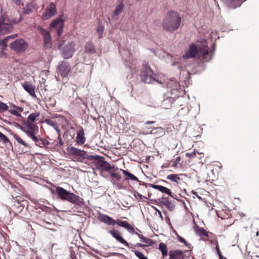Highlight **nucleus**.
Returning a JSON list of instances; mask_svg holds the SVG:
<instances>
[{
  "instance_id": "a878e982",
  "label": "nucleus",
  "mask_w": 259,
  "mask_h": 259,
  "mask_svg": "<svg viewBox=\"0 0 259 259\" xmlns=\"http://www.w3.org/2000/svg\"><path fill=\"white\" fill-rule=\"evenodd\" d=\"M151 134H157L159 136H162L165 134L164 130L161 127L154 128L151 131Z\"/></svg>"
},
{
  "instance_id": "a18cd8bd",
  "label": "nucleus",
  "mask_w": 259,
  "mask_h": 259,
  "mask_svg": "<svg viewBox=\"0 0 259 259\" xmlns=\"http://www.w3.org/2000/svg\"><path fill=\"white\" fill-rule=\"evenodd\" d=\"M186 156L189 158H193L196 156L195 150H194L193 151L191 152H188L186 153Z\"/></svg>"
},
{
  "instance_id": "f704fd0d",
  "label": "nucleus",
  "mask_w": 259,
  "mask_h": 259,
  "mask_svg": "<svg viewBox=\"0 0 259 259\" xmlns=\"http://www.w3.org/2000/svg\"><path fill=\"white\" fill-rule=\"evenodd\" d=\"M181 158L180 156H178L176 159L172 162V167L177 168L178 167V164L180 163L181 161Z\"/></svg>"
},
{
  "instance_id": "6ab92c4d",
  "label": "nucleus",
  "mask_w": 259,
  "mask_h": 259,
  "mask_svg": "<svg viewBox=\"0 0 259 259\" xmlns=\"http://www.w3.org/2000/svg\"><path fill=\"white\" fill-rule=\"evenodd\" d=\"M23 87L31 96L35 97L36 96L34 91V87L31 83L28 81H26L23 83Z\"/></svg>"
},
{
  "instance_id": "393cba45",
  "label": "nucleus",
  "mask_w": 259,
  "mask_h": 259,
  "mask_svg": "<svg viewBox=\"0 0 259 259\" xmlns=\"http://www.w3.org/2000/svg\"><path fill=\"white\" fill-rule=\"evenodd\" d=\"M158 248L161 251L163 257H165L167 255V247L164 243H160Z\"/></svg>"
},
{
  "instance_id": "58836bf2",
  "label": "nucleus",
  "mask_w": 259,
  "mask_h": 259,
  "mask_svg": "<svg viewBox=\"0 0 259 259\" xmlns=\"http://www.w3.org/2000/svg\"><path fill=\"white\" fill-rule=\"evenodd\" d=\"M117 240L125 246H128V243L126 240H125L120 235L117 239Z\"/></svg>"
},
{
  "instance_id": "de8ad7c7",
  "label": "nucleus",
  "mask_w": 259,
  "mask_h": 259,
  "mask_svg": "<svg viewBox=\"0 0 259 259\" xmlns=\"http://www.w3.org/2000/svg\"><path fill=\"white\" fill-rule=\"evenodd\" d=\"M178 239H179V240L180 242L184 243L186 245H188L187 242H186V241L185 240V239L184 238L180 236H178Z\"/></svg>"
},
{
  "instance_id": "2eb2a0df",
  "label": "nucleus",
  "mask_w": 259,
  "mask_h": 259,
  "mask_svg": "<svg viewBox=\"0 0 259 259\" xmlns=\"http://www.w3.org/2000/svg\"><path fill=\"white\" fill-rule=\"evenodd\" d=\"M38 131V127L37 125L34 124L33 123L26 122V127L24 130V132L27 136L30 135V133L37 134Z\"/></svg>"
},
{
  "instance_id": "e433bc0d",
  "label": "nucleus",
  "mask_w": 259,
  "mask_h": 259,
  "mask_svg": "<svg viewBox=\"0 0 259 259\" xmlns=\"http://www.w3.org/2000/svg\"><path fill=\"white\" fill-rule=\"evenodd\" d=\"M0 140H1L2 141H3V142L5 143L10 142V141L8 139V138L1 132H0Z\"/></svg>"
},
{
  "instance_id": "a211bd4d",
  "label": "nucleus",
  "mask_w": 259,
  "mask_h": 259,
  "mask_svg": "<svg viewBox=\"0 0 259 259\" xmlns=\"http://www.w3.org/2000/svg\"><path fill=\"white\" fill-rule=\"evenodd\" d=\"M76 142L80 145H83L85 142V137L83 128L81 127L77 133Z\"/></svg>"
},
{
  "instance_id": "338daca9",
  "label": "nucleus",
  "mask_w": 259,
  "mask_h": 259,
  "mask_svg": "<svg viewBox=\"0 0 259 259\" xmlns=\"http://www.w3.org/2000/svg\"><path fill=\"white\" fill-rule=\"evenodd\" d=\"M49 190H51V192L52 194H54L55 193V191L54 190V189H53L52 188H49Z\"/></svg>"
},
{
  "instance_id": "774afa93",
  "label": "nucleus",
  "mask_w": 259,
  "mask_h": 259,
  "mask_svg": "<svg viewBox=\"0 0 259 259\" xmlns=\"http://www.w3.org/2000/svg\"><path fill=\"white\" fill-rule=\"evenodd\" d=\"M157 212H158V214L159 215V216L160 217H162V214H161V212H160V211H159V210L157 209Z\"/></svg>"
},
{
  "instance_id": "dca6fc26",
  "label": "nucleus",
  "mask_w": 259,
  "mask_h": 259,
  "mask_svg": "<svg viewBox=\"0 0 259 259\" xmlns=\"http://www.w3.org/2000/svg\"><path fill=\"white\" fill-rule=\"evenodd\" d=\"M159 203L161 204L164 205L169 211H172L175 209V205L169 200L168 197L164 198L163 196L158 199Z\"/></svg>"
},
{
  "instance_id": "8fccbe9b",
  "label": "nucleus",
  "mask_w": 259,
  "mask_h": 259,
  "mask_svg": "<svg viewBox=\"0 0 259 259\" xmlns=\"http://www.w3.org/2000/svg\"><path fill=\"white\" fill-rule=\"evenodd\" d=\"M215 47H216V44L215 43H213L212 44V48H213V51H212V54L210 55H208L207 56V58H209L210 57H211L212 56V57H213V53H214V51L215 50Z\"/></svg>"
},
{
  "instance_id": "69168bd1",
  "label": "nucleus",
  "mask_w": 259,
  "mask_h": 259,
  "mask_svg": "<svg viewBox=\"0 0 259 259\" xmlns=\"http://www.w3.org/2000/svg\"><path fill=\"white\" fill-rule=\"evenodd\" d=\"M10 37L11 36H7L6 37H5L4 39L6 40L7 41V42H8V41L9 40V39H10Z\"/></svg>"
},
{
  "instance_id": "aec40b11",
  "label": "nucleus",
  "mask_w": 259,
  "mask_h": 259,
  "mask_svg": "<svg viewBox=\"0 0 259 259\" xmlns=\"http://www.w3.org/2000/svg\"><path fill=\"white\" fill-rule=\"evenodd\" d=\"M124 7V6L122 3L117 6L112 14V19L115 20H117L118 19L119 15L122 12Z\"/></svg>"
},
{
  "instance_id": "c9c22d12",
  "label": "nucleus",
  "mask_w": 259,
  "mask_h": 259,
  "mask_svg": "<svg viewBox=\"0 0 259 259\" xmlns=\"http://www.w3.org/2000/svg\"><path fill=\"white\" fill-rule=\"evenodd\" d=\"M8 108L6 103L0 102V113L6 111Z\"/></svg>"
},
{
  "instance_id": "5701e85b",
  "label": "nucleus",
  "mask_w": 259,
  "mask_h": 259,
  "mask_svg": "<svg viewBox=\"0 0 259 259\" xmlns=\"http://www.w3.org/2000/svg\"><path fill=\"white\" fill-rule=\"evenodd\" d=\"M85 52L88 54H93L96 53L95 45L91 42H88L84 47Z\"/></svg>"
},
{
  "instance_id": "2f4dec72",
  "label": "nucleus",
  "mask_w": 259,
  "mask_h": 259,
  "mask_svg": "<svg viewBox=\"0 0 259 259\" xmlns=\"http://www.w3.org/2000/svg\"><path fill=\"white\" fill-rule=\"evenodd\" d=\"M33 9V6L32 5L27 4L24 8V13L29 14V13L32 11Z\"/></svg>"
},
{
  "instance_id": "f3484780",
  "label": "nucleus",
  "mask_w": 259,
  "mask_h": 259,
  "mask_svg": "<svg viewBox=\"0 0 259 259\" xmlns=\"http://www.w3.org/2000/svg\"><path fill=\"white\" fill-rule=\"evenodd\" d=\"M169 256V259H184L183 252L179 249L170 251Z\"/></svg>"
},
{
  "instance_id": "0e129e2a",
  "label": "nucleus",
  "mask_w": 259,
  "mask_h": 259,
  "mask_svg": "<svg viewBox=\"0 0 259 259\" xmlns=\"http://www.w3.org/2000/svg\"><path fill=\"white\" fill-rule=\"evenodd\" d=\"M9 36H11L10 39H13V38H14L17 37V34L11 35H9Z\"/></svg>"
},
{
  "instance_id": "412c9836",
  "label": "nucleus",
  "mask_w": 259,
  "mask_h": 259,
  "mask_svg": "<svg viewBox=\"0 0 259 259\" xmlns=\"http://www.w3.org/2000/svg\"><path fill=\"white\" fill-rule=\"evenodd\" d=\"M230 8L234 9L240 7L242 0H222Z\"/></svg>"
},
{
  "instance_id": "603ef678",
  "label": "nucleus",
  "mask_w": 259,
  "mask_h": 259,
  "mask_svg": "<svg viewBox=\"0 0 259 259\" xmlns=\"http://www.w3.org/2000/svg\"><path fill=\"white\" fill-rule=\"evenodd\" d=\"M127 230L128 231V232L131 233V234H135V232H136L135 230H134V228L132 226H131V228H128L127 229Z\"/></svg>"
},
{
  "instance_id": "cd10ccee",
  "label": "nucleus",
  "mask_w": 259,
  "mask_h": 259,
  "mask_svg": "<svg viewBox=\"0 0 259 259\" xmlns=\"http://www.w3.org/2000/svg\"><path fill=\"white\" fill-rule=\"evenodd\" d=\"M141 241L145 243V245H146V247L149 246H152L154 244V242L152 239L147 238L144 236L143 237V238H142Z\"/></svg>"
},
{
  "instance_id": "864d4df0",
  "label": "nucleus",
  "mask_w": 259,
  "mask_h": 259,
  "mask_svg": "<svg viewBox=\"0 0 259 259\" xmlns=\"http://www.w3.org/2000/svg\"><path fill=\"white\" fill-rule=\"evenodd\" d=\"M126 246L130 249H135L136 246V244H132L128 243V246Z\"/></svg>"
},
{
  "instance_id": "c03bdc74",
  "label": "nucleus",
  "mask_w": 259,
  "mask_h": 259,
  "mask_svg": "<svg viewBox=\"0 0 259 259\" xmlns=\"http://www.w3.org/2000/svg\"><path fill=\"white\" fill-rule=\"evenodd\" d=\"M109 233L112 235V236L115 238L116 240L120 236L118 232H115L114 230H111L109 231Z\"/></svg>"
},
{
  "instance_id": "20e7f679",
  "label": "nucleus",
  "mask_w": 259,
  "mask_h": 259,
  "mask_svg": "<svg viewBox=\"0 0 259 259\" xmlns=\"http://www.w3.org/2000/svg\"><path fill=\"white\" fill-rule=\"evenodd\" d=\"M56 193L58 197L62 200L68 201L71 203L77 205H82L83 204V199L79 196L71 193L61 187L56 188Z\"/></svg>"
},
{
  "instance_id": "79ce46f5",
  "label": "nucleus",
  "mask_w": 259,
  "mask_h": 259,
  "mask_svg": "<svg viewBox=\"0 0 259 259\" xmlns=\"http://www.w3.org/2000/svg\"><path fill=\"white\" fill-rule=\"evenodd\" d=\"M7 41L5 39H3L0 41V46L2 47V49L4 50L7 47Z\"/></svg>"
},
{
  "instance_id": "4d7b16f0",
  "label": "nucleus",
  "mask_w": 259,
  "mask_h": 259,
  "mask_svg": "<svg viewBox=\"0 0 259 259\" xmlns=\"http://www.w3.org/2000/svg\"><path fill=\"white\" fill-rule=\"evenodd\" d=\"M217 253H218V255H219L220 259H227V258H226V257H225L222 256V254L221 253L220 250L218 251Z\"/></svg>"
},
{
  "instance_id": "7c9ffc66",
  "label": "nucleus",
  "mask_w": 259,
  "mask_h": 259,
  "mask_svg": "<svg viewBox=\"0 0 259 259\" xmlns=\"http://www.w3.org/2000/svg\"><path fill=\"white\" fill-rule=\"evenodd\" d=\"M117 224L121 226V227H122L125 229H126L127 230L128 229V228H131V225L128 223L126 221H119L118 222H117Z\"/></svg>"
},
{
  "instance_id": "72a5a7b5",
  "label": "nucleus",
  "mask_w": 259,
  "mask_h": 259,
  "mask_svg": "<svg viewBox=\"0 0 259 259\" xmlns=\"http://www.w3.org/2000/svg\"><path fill=\"white\" fill-rule=\"evenodd\" d=\"M104 26L101 24H99L98 25V27L97 28V32L99 33V37L100 38H101L103 37L102 33L104 31Z\"/></svg>"
},
{
  "instance_id": "6e6552de",
  "label": "nucleus",
  "mask_w": 259,
  "mask_h": 259,
  "mask_svg": "<svg viewBox=\"0 0 259 259\" xmlns=\"http://www.w3.org/2000/svg\"><path fill=\"white\" fill-rule=\"evenodd\" d=\"M27 47V44L23 39H17L10 44L11 49L17 52L25 51Z\"/></svg>"
},
{
  "instance_id": "6e6d98bb",
  "label": "nucleus",
  "mask_w": 259,
  "mask_h": 259,
  "mask_svg": "<svg viewBox=\"0 0 259 259\" xmlns=\"http://www.w3.org/2000/svg\"><path fill=\"white\" fill-rule=\"evenodd\" d=\"M167 178L169 179V178H179L176 175H169L167 176Z\"/></svg>"
},
{
  "instance_id": "f257e3e1",
  "label": "nucleus",
  "mask_w": 259,
  "mask_h": 259,
  "mask_svg": "<svg viewBox=\"0 0 259 259\" xmlns=\"http://www.w3.org/2000/svg\"><path fill=\"white\" fill-rule=\"evenodd\" d=\"M181 23V17L179 13L174 10L167 12L164 16L162 27L163 30L167 32H173L177 30Z\"/></svg>"
},
{
  "instance_id": "bb28decb",
  "label": "nucleus",
  "mask_w": 259,
  "mask_h": 259,
  "mask_svg": "<svg viewBox=\"0 0 259 259\" xmlns=\"http://www.w3.org/2000/svg\"><path fill=\"white\" fill-rule=\"evenodd\" d=\"M39 115V113L38 112L31 113L27 118V122L33 123L36 117H37Z\"/></svg>"
},
{
  "instance_id": "ea45409f",
  "label": "nucleus",
  "mask_w": 259,
  "mask_h": 259,
  "mask_svg": "<svg viewBox=\"0 0 259 259\" xmlns=\"http://www.w3.org/2000/svg\"><path fill=\"white\" fill-rule=\"evenodd\" d=\"M117 240L125 246H128V243L126 240H125L120 235L117 239Z\"/></svg>"
},
{
  "instance_id": "423d86ee",
  "label": "nucleus",
  "mask_w": 259,
  "mask_h": 259,
  "mask_svg": "<svg viewBox=\"0 0 259 259\" xmlns=\"http://www.w3.org/2000/svg\"><path fill=\"white\" fill-rule=\"evenodd\" d=\"M22 16L19 15L18 19H13L10 21L6 20L4 19L2 21L0 22V33L6 34L10 33L13 30L12 25L18 23L22 20Z\"/></svg>"
},
{
  "instance_id": "39448f33",
  "label": "nucleus",
  "mask_w": 259,
  "mask_h": 259,
  "mask_svg": "<svg viewBox=\"0 0 259 259\" xmlns=\"http://www.w3.org/2000/svg\"><path fill=\"white\" fill-rule=\"evenodd\" d=\"M140 76L142 81L145 83L157 82L162 84V82L159 80L158 76L153 72L148 63L144 62L143 64Z\"/></svg>"
},
{
  "instance_id": "9b49d317",
  "label": "nucleus",
  "mask_w": 259,
  "mask_h": 259,
  "mask_svg": "<svg viewBox=\"0 0 259 259\" xmlns=\"http://www.w3.org/2000/svg\"><path fill=\"white\" fill-rule=\"evenodd\" d=\"M37 29L44 36L45 47L46 48H50L52 45V39L49 32L40 26H38Z\"/></svg>"
},
{
  "instance_id": "09e8293b",
  "label": "nucleus",
  "mask_w": 259,
  "mask_h": 259,
  "mask_svg": "<svg viewBox=\"0 0 259 259\" xmlns=\"http://www.w3.org/2000/svg\"><path fill=\"white\" fill-rule=\"evenodd\" d=\"M42 142H43L44 147L45 146H48V145L50 144V142L48 140H47L46 139H42Z\"/></svg>"
},
{
  "instance_id": "f8f14e48",
  "label": "nucleus",
  "mask_w": 259,
  "mask_h": 259,
  "mask_svg": "<svg viewBox=\"0 0 259 259\" xmlns=\"http://www.w3.org/2000/svg\"><path fill=\"white\" fill-rule=\"evenodd\" d=\"M58 72L63 77L67 76L71 70L69 63L65 61H62L58 65Z\"/></svg>"
},
{
  "instance_id": "5fc2aeb1",
  "label": "nucleus",
  "mask_w": 259,
  "mask_h": 259,
  "mask_svg": "<svg viewBox=\"0 0 259 259\" xmlns=\"http://www.w3.org/2000/svg\"><path fill=\"white\" fill-rule=\"evenodd\" d=\"M58 139L59 140V144L62 146L64 144V143L61 138V136H60V134H59V137H58Z\"/></svg>"
},
{
  "instance_id": "b1692460",
  "label": "nucleus",
  "mask_w": 259,
  "mask_h": 259,
  "mask_svg": "<svg viewBox=\"0 0 259 259\" xmlns=\"http://www.w3.org/2000/svg\"><path fill=\"white\" fill-rule=\"evenodd\" d=\"M45 122L48 125L52 126L54 128L56 131V132L58 133H60V128L58 125V124L56 122L51 120V119H46L45 120Z\"/></svg>"
},
{
  "instance_id": "f03ea898",
  "label": "nucleus",
  "mask_w": 259,
  "mask_h": 259,
  "mask_svg": "<svg viewBox=\"0 0 259 259\" xmlns=\"http://www.w3.org/2000/svg\"><path fill=\"white\" fill-rule=\"evenodd\" d=\"M198 56V58L204 61H208L212 58V56L207 58L208 48L207 45H202L199 48L195 44L190 45L189 50L183 55L184 59L193 58Z\"/></svg>"
},
{
  "instance_id": "e2e57ef3",
  "label": "nucleus",
  "mask_w": 259,
  "mask_h": 259,
  "mask_svg": "<svg viewBox=\"0 0 259 259\" xmlns=\"http://www.w3.org/2000/svg\"><path fill=\"white\" fill-rule=\"evenodd\" d=\"M215 244H216L215 249H216L217 251L218 252V251H220V249H219V245H218V241H216Z\"/></svg>"
},
{
  "instance_id": "ddd939ff",
  "label": "nucleus",
  "mask_w": 259,
  "mask_h": 259,
  "mask_svg": "<svg viewBox=\"0 0 259 259\" xmlns=\"http://www.w3.org/2000/svg\"><path fill=\"white\" fill-rule=\"evenodd\" d=\"M63 20L60 18L55 19L50 25L51 27L56 28L57 31V34L59 36H60L63 32Z\"/></svg>"
},
{
  "instance_id": "c85d7f7f",
  "label": "nucleus",
  "mask_w": 259,
  "mask_h": 259,
  "mask_svg": "<svg viewBox=\"0 0 259 259\" xmlns=\"http://www.w3.org/2000/svg\"><path fill=\"white\" fill-rule=\"evenodd\" d=\"M13 138L20 144L26 147H28V145L19 136L16 134L13 135Z\"/></svg>"
},
{
  "instance_id": "4c0bfd02",
  "label": "nucleus",
  "mask_w": 259,
  "mask_h": 259,
  "mask_svg": "<svg viewBox=\"0 0 259 259\" xmlns=\"http://www.w3.org/2000/svg\"><path fill=\"white\" fill-rule=\"evenodd\" d=\"M69 254L70 256L67 259H77L75 252L71 248H69Z\"/></svg>"
},
{
  "instance_id": "bf43d9fd",
  "label": "nucleus",
  "mask_w": 259,
  "mask_h": 259,
  "mask_svg": "<svg viewBox=\"0 0 259 259\" xmlns=\"http://www.w3.org/2000/svg\"><path fill=\"white\" fill-rule=\"evenodd\" d=\"M136 246H139L141 247H146V245H145V244H144L138 243L136 244Z\"/></svg>"
},
{
  "instance_id": "1a4fd4ad",
  "label": "nucleus",
  "mask_w": 259,
  "mask_h": 259,
  "mask_svg": "<svg viewBox=\"0 0 259 259\" xmlns=\"http://www.w3.org/2000/svg\"><path fill=\"white\" fill-rule=\"evenodd\" d=\"M57 13L56 5L54 3H51L45 10L44 13L42 15V19L46 20L54 16Z\"/></svg>"
},
{
  "instance_id": "9d476101",
  "label": "nucleus",
  "mask_w": 259,
  "mask_h": 259,
  "mask_svg": "<svg viewBox=\"0 0 259 259\" xmlns=\"http://www.w3.org/2000/svg\"><path fill=\"white\" fill-rule=\"evenodd\" d=\"M67 151L71 155L75 156L81 158L85 159L87 156V152L84 150L77 149L74 147H68Z\"/></svg>"
},
{
  "instance_id": "a19ab883",
  "label": "nucleus",
  "mask_w": 259,
  "mask_h": 259,
  "mask_svg": "<svg viewBox=\"0 0 259 259\" xmlns=\"http://www.w3.org/2000/svg\"><path fill=\"white\" fill-rule=\"evenodd\" d=\"M36 134H32V133H30V135L29 136H28L29 138H30L31 139H32L34 142H35V143L36 144L37 142H38V141L39 140V138H38L36 136Z\"/></svg>"
},
{
  "instance_id": "3c124183",
  "label": "nucleus",
  "mask_w": 259,
  "mask_h": 259,
  "mask_svg": "<svg viewBox=\"0 0 259 259\" xmlns=\"http://www.w3.org/2000/svg\"><path fill=\"white\" fill-rule=\"evenodd\" d=\"M10 112L13 114V115H16V116H21V114L20 113H19V112L16 111V110H11L10 111Z\"/></svg>"
},
{
  "instance_id": "c756f323",
  "label": "nucleus",
  "mask_w": 259,
  "mask_h": 259,
  "mask_svg": "<svg viewBox=\"0 0 259 259\" xmlns=\"http://www.w3.org/2000/svg\"><path fill=\"white\" fill-rule=\"evenodd\" d=\"M196 233L200 236H208L207 232L203 228H199L196 231Z\"/></svg>"
},
{
  "instance_id": "4468645a",
  "label": "nucleus",
  "mask_w": 259,
  "mask_h": 259,
  "mask_svg": "<svg viewBox=\"0 0 259 259\" xmlns=\"http://www.w3.org/2000/svg\"><path fill=\"white\" fill-rule=\"evenodd\" d=\"M98 219L100 222L109 225L114 226L116 224V222L111 217L101 212L98 213Z\"/></svg>"
},
{
  "instance_id": "0eeeda50",
  "label": "nucleus",
  "mask_w": 259,
  "mask_h": 259,
  "mask_svg": "<svg viewBox=\"0 0 259 259\" xmlns=\"http://www.w3.org/2000/svg\"><path fill=\"white\" fill-rule=\"evenodd\" d=\"M75 44L73 41L68 42L61 49V56L65 59L72 57L75 51Z\"/></svg>"
},
{
  "instance_id": "37998d69",
  "label": "nucleus",
  "mask_w": 259,
  "mask_h": 259,
  "mask_svg": "<svg viewBox=\"0 0 259 259\" xmlns=\"http://www.w3.org/2000/svg\"><path fill=\"white\" fill-rule=\"evenodd\" d=\"M134 196L137 199H142L143 198L147 199L146 197L140 194L138 192H135Z\"/></svg>"
},
{
  "instance_id": "13d9d810",
  "label": "nucleus",
  "mask_w": 259,
  "mask_h": 259,
  "mask_svg": "<svg viewBox=\"0 0 259 259\" xmlns=\"http://www.w3.org/2000/svg\"><path fill=\"white\" fill-rule=\"evenodd\" d=\"M135 235H137V236L141 239V240H142V238H143L144 236L141 235L140 234L137 233V232H135Z\"/></svg>"
},
{
  "instance_id": "4be33fe9",
  "label": "nucleus",
  "mask_w": 259,
  "mask_h": 259,
  "mask_svg": "<svg viewBox=\"0 0 259 259\" xmlns=\"http://www.w3.org/2000/svg\"><path fill=\"white\" fill-rule=\"evenodd\" d=\"M148 185H149V186H150L154 189H157V190H159L161 192H162L163 193H165V194L168 195L169 196H171L170 190L165 187L160 186V185H153V184H148Z\"/></svg>"
},
{
  "instance_id": "473e14b6",
  "label": "nucleus",
  "mask_w": 259,
  "mask_h": 259,
  "mask_svg": "<svg viewBox=\"0 0 259 259\" xmlns=\"http://www.w3.org/2000/svg\"><path fill=\"white\" fill-rule=\"evenodd\" d=\"M134 252L136 256L138 257L139 259H148L142 252L139 251L134 250Z\"/></svg>"
},
{
  "instance_id": "49530a36",
  "label": "nucleus",
  "mask_w": 259,
  "mask_h": 259,
  "mask_svg": "<svg viewBox=\"0 0 259 259\" xmlns=\"http://www.w3.org/2000/svg\"><path fill=\"white\" fill-rule=\"evenodd\" d=\"M38 141V142H37L35 144L36 146L41 147V148L44 147L42 139H39Z\"/></svg>"
},
{
  "instance_id": "680f3d73",
  "label": "nucleus",
  "mask_w": 259,
  "mask_h": 259,
  "mask_svg": "<svg viewBox=\"0 0 259 259\" xmlns=\"http://www.w3.org/2000/svg\"><path fill=\"white\" fill-rule=\"evenodd\" d=\"M155 121H146L145 122V124L146 125H148V124H152V123H155Z\"/></svg>"
},
{
  "instance_id": "052dcab7",
  "label": "nucleus",
  "mask_w": 259,
  "mask_h": 259,
  "mask_svg": "<svg viewBox=\"0 0 259 259\" xmlns=\"http://www.w3.org/2000/svg\"><path fill=\"white\" fill-rule=\"evenodd\" d=\"M192 194H193L194 195H195L197 197H198L199 199H201V197H200V196H199L198 195V194H197V193L196 192L193 191H192Z\"/></svg>"
},
{
  "instance_id": "7ed1b4c3",
  "label": "nucleus",
  "mask_w": 259,
  "mask_h": 259,
  "mask_svg": "<svg viewBox=\"0 0 259 259\" xmlns=\"http://www.w3.org/2000/svg\"><path fill=\"white\" fill-rule=\"evenodd\" d=\"M100 167L102 171H106L114 178H137L128 171L115 167L111 165L106 161H102L100 164Z\"/></svg>"
}]
</instances>
